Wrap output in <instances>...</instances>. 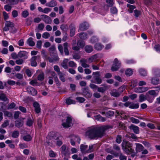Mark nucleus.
<instances>
[{
    "mask_svg": "<svg viewBox=\"0 0 160 160\" xmlns=\"http://www.w3.org/2000/svg\"><path fill=\"white\" fill-rule=\"evenodd\" d=\"M110 127L109 126H103L92 128L87 131L86 135L91 139H96L102 137L105 131Z\"/></svg>",
    "mask_w": 160,
    "mask_h": 160,
    "instance_id": "f257e3e1",
    "label": "nucleus"
},
{
    "mask_svg": "<svg viewBox=\"0 0 160 160\" xmlns=\"http://www.w3.org/2000/svg\"><path fill=\"white\" fill-rule=\"evenodd\" d=\"M136 148L135 152L133 149H132V144L128 141H123L122 146L123 150L126 153L129 154H131V157L133 158L136 155L137 153L142 151L144 148L141 144L136 143Z\"/></svg>",
    "mask_w": 160,
    "mask_h": 160,
    "instance_id": "f03ea898",
    "label": "nucleus"
},
{
    "mask_svg": "<svg viewBox=\"0 0 160 160\" xmlns=\"http://www.w3.org/2000/svg\"><path fill=\"white\" fill-rule=\"evenodd\" d=\"M3 30L5 31L9 30L10 32L12 33H15L17 31V29L14 27V24L10 21H7L6 22Z\"/></svg>",
    "mask_w": 160,
    "mask_h": 160,
    "instance_id": "7ed1b4c3",
    "label": "nucleus"
},
{
    "mask_svg": "<svg viewBox=\"0 0 160 160\" xmlns=\"http://www.w3.org/2000/svg\"><path fill=\"white\" fill-rule=\"evenodd\" d=\"M72 117L70 115H68L66 117V122L62 123V125L64 128H68L72 125Z\"/></svg>",
    "mask_w": 160,
    "mask_h": 160,
    "instance_id": "20e7f679",
    "label": "nucleus"
},
{
    "mask_svg": "<svg viewBox=\"0 0 160 160\" xmlns=\"http://www.w3.org/2000/svg\"><path fill=\"white\" fill-rule=\"evenodd\" d=\"M121 89H122V88L120 87L119 88L118 90L116 89H113L110 92V94L112 96L116 98L118 97L121 93L123 92V90H122L121 92L119 91V90Z\"/></svg>",
    "mask_w": 160,
    "mask_h": 160,
    "instance_id": "39448f33",
    "label": "nucleus"
},
{
    "mask_svg": "<svg viewBox=\"0 0 160 160\" xmlns=\"http://www.w3.org/2000/svg\"><path fill=\"white\" fill-rule=\"evenodd\" d=\"M41 58L39 55L32 57L30 60L31 65L32 67H36L37 65V61L40 60Z\"/></svg>",
    "mask_w": 160,
    "mask_h": 160,
    "instance_id": "423d86ee",
    "label": "nucleus"
},
{
    "mask_svg": "<svg viewBox=\"0 0 160 160\" xmlns=\"http://www.w3.org/2000/svg\"><path fill=\"white\" fill-rule=\"evenodd\" d=\"M120 67V63L119 62L118 59L115 58L114 61L113 63L111 68V70L113 71L117 70Z\"/></svg>",
    "mask_w": 160,
    "mask_h": 160,
    "instance_id": "0eeeda50",
    "label": "nucleus"
},
{
    "mask_svg": "<svg viewBox=\"0 0 160 160\" xmlns=\"http://www.w3.org/2000/svg\"><path fill=\"white\" fill-rule=\"evenodd\" d=\"M42 20L46 24H51L52 20L51 18L45 14L41 15Z\"/></svg>",
    "mask_w": 160,
    "mask_h": 160,
    "instance_id": "6e6552de",
    "label": "nucleus"
},
{
    "mask_svg": "<svg viewBox=\"0 0 160 160\" xmlns=\"http://www.w3.org/2000/svg\"><path fill=\"white\" fill-rule=\"evenodd\" d=\"M92 75H95L94 78L95 80L96 81V83L100 84L102 83V80L100 77V74L99 72H93Z\"/></svg>",
    "mask_w": 160,
    "mask_h": 160,
    "instance_id": "1a4fd4ad",
    "label": "nucleus"
},
{
    "mask_svg": "<svg viewBox=\"0 0 160 160\" xmlns=\"http://www.w3.org/2000/svg\"><path fill=\"white\" fill-rule=\"evenodd\" d=\"M26 89L27 92L32 96H34L37 94V92L35 89L31 86L28 87Z\"/></svg>",
    "mask_w": 160,
    "mask_h": 160,
    "instance_id": "9d476101",
    "label": "nucleus"
},
{
    "mask_svg": "<svg viewBox=\"0 0 160 160\" xmlns=\"http://www.w3.org/2000/svg\"><path fill=\"white\" fill-rule=\"evenodd\" d=\"M148 93L150 95L153 96V97L151 98V99H149V96L147 97V100H148L149 102H151L153 100L154 98L158 94L156 93V91L154 90H149L148 91Z\"/></svg>",
    "mask_w": 160,
    "mask_h": 160,
    "instance_id": "9b49d317",
    "label": "nucleus"
},
{
    "mask_svg": "<svg viewBox=\"0 0 160 160\" xmlns=\"http://www.w3.org/2000/svg\"><path fill=\"white\" fill-rule=\"evenodd\" d=\"M89 27L88 24L86 22H84L81 23L79 26V28L78 29V31H84L88 29Z\"/></svg>",
    "mask_w": 160,
    "mask_h": 160,
    "instance_id": "f8f14e48",
    "label": "nucleus"
},
{
    "mask_svg": "<svg viewBox=\"0 0 160 160\" xmlns=\"http://www.w3.org/2000/svg\"><path fill=\"white\" fill-rule=\"evenodd\" d=\"M102 87H98V91L101 93H104L108 89V85L105 84H103L101 85Z\"/></svg>",
    "mask_w": 160,
    "mask_h": 160,
    "instance_id": "ddd939ff",
    "label": "nucleus"
},
{
    "mask_svg": "<svg viewBox=\"0 0 160 160\" xmlns=\"http://www.w3.org/2000/svg\"><path fill=\"white\" fill-rule=\"evenodd\" d=\"M28 52L25 51H20L18 52V55L20 58L26 59L28 57Z\"/></svg>",
    "mask_w": 160,
    "mask_h": 160,
    "instance_id": "4468645a",
    "label": "nucleus"
},
{
    "mask_svg": "<svg viewBox=\"0 0 160 160\" xmlns=\"http://www.w3.org/2000/svg\"><path fill=\"white\" fill-rule=\"evenodd\" d=\"M34 110L36 113H39L41 112V108L39 104L37 102H34L33 104Z\"/></svg>",
    "mask_w": 160,
    "mask_h": 160,
    "instance_id": "2eb2a0df",
    "label": "nucleus"
},
{
    "mask_svg": "<svg viewBox=\"0 0 160 160\" xmlns=\"http://www.w3.org/2000/svg\"><path fill=\"white\" fill-rule=\"evenodd\" d=\"M56 135V133L53 132H50L48 133V136L47 137V138L49 140L53 139L55 140L57 137Z\"/></svg>",
    "mask_w": 160,
    "mask_h": 160,
    "instance_id": "dca6fc26",
    "label": "nucleus"
},
{
    "mask_svg": "<svg viewBox=\"0 0 160 160\" xmlns=\"http://www.w3.org/2000/svg\"><path fill=\"white\" fill-rule=\"evenodd\" d=\"M82 95L86 98H90L92 96V93H90L87 88H85L83 90Z\"/></svg>",
    "mask_w": 160,
    "mask_h": 160,
    "instance_id": "f3484780",
    "label": "nucleus"
},
{
    "mask_svg": "<svg viewBox=\"0 0 160 160\" xmlns=\"http://www.w3.org/2000/svg\"><path fill=\"white\" fill-rule=\"evenodd\" d=\"M129 128L131 130H133L134 133L137 134L139 133V128L137 126L132 124L129 126Z\"/></svg>",
    "mask_w": 160,
    "mask_h": 160,
    "instance_id": "a211bd4d",
    "label": "nucleus"
},
{
    "mask_svg": "<svg viewBox=\"0 0 160 160\" xmlns=\"http://www.w3.org/2000/svg\"><path fill=\"white\" fill-rule=\"evenodd\" d=\"M69 29L70 30V35L71 37L73 36L75 33V25L73 24H71L69 26Z\"/></svg>",
    "mask_w": 160,
    "mask_h": 160,
    "instance_id": "6ab92c4d",
    "label": "nucleus"
},
{
    "mask_svg": "<svg viewBox=\"0 0 160 160\" xmlns=\"http://www.w3.org/2000/svg\"><path fill=\"white\" fill-rule=\"evenodd\" d=\"M63 49L65 54L68 56L69 54V52L68 49V47H69L68 44L66 42L63 44Z\"/></svg>",
    "mask_w": 160,
    "mask_h": 160,
    "instance_id": "aec40b11",
    "label": "nucleus"
},
{
    "mask_svg": "<svg viewBox=\"0 0 160 160\" xmlns=\"http://www.w3.org/2000/svg\"><path fill=\"white\" fill-rule=\"evenodd\" d=\"M61 153L64 155H66L69 152V151L65 145H62L61 148Z\"/></svg>",
    "mask_w": 160,
    "mask_h": 160,
    "instance_id": "412c9836",
    "label": "nucleus"
},
{
    "mask_svg": "<svg viewBox=\"0 0 160 160\" xmlns=\"http://www.w3.org/2000/svg\"><path fill=\"white\" fill-rule=\"evenodd\" d=\"M95 120L101 122H104L106 119L105 118L102 117L100 115H98L94 116Z\"/></svg>",
    "mask_w": 160,
    "mask_h": 160,
    "instance_id": "4be33fe9",
    "label": "nucleus"
},
{
    "mask_svg": "<svg viewBox=\"0 0 160 160\" xmlns=\"http://www.w3.org/2000/svg\"><path fill=\"white\" fill-rule=\"evenodd\" d=\"M81 64V66L84 68H89V65L86 63L87 62V60L84 59H82L80 61Z\"/></svg>",
    "mask_w": 160,
    "mask_h": 160,
    "instance_id": "5701e85b",
    "label": "nucleus"
},
{
    "mask_svg": "<svg viewBox=\"0 0 160 160\" xmlns=\"http://www.w3.org/2000/svg\"><path fill=\"white\" fill-rule=\"evenodd\" d=\"M23 125V122L20 120H17L15 121V125L18 128L21 127Z\"/></svg>",
    "mask_w": 160,
    "mask_h": 160,
    "instance_id": "b1692460",
    "label": "nucleus"
},
{
    "mask_svg": "<svg viewBox=\"0 0 160 160\" xmlns=\"http://www.w3.org/2000/svg\"><path fill=\"white\" fill-rule=\"evenodd\" d=\"M94 47L95 49L97 50H101L104 47L103 45L100 43L95 44Z\"/></svg>",
    "mask_w": 160,
    "mask_h": 160,
    "instance_id": "393cba45",
    "label": "nucleus"
},
{
    "mask_svg": "<svg viewBox=\"0 0 160 160\" xmlns=\"http://www.w3.org/2000/svg\"><path fill=\"white\" fill-rule=\"evenodd\" d=\"M137 81L136 80H131L130 83L129 84L130 88L132 89L134 88L137 85Z\"/></svg>",
    "mask_w": 160,
    "mask_h": 160,
    "instance_id": "a878e982",
    "label": "nucleus"
},
{
    "mask_svg": "<svg viewBox=\"0 0 160 160\" xmlns=\"http://www.w3.org/2000/svg\"><path fill=\"white\" fill-rule=\"evenodd\" d=\"M57 5L56 2L54 0H52L50 2L46 4V6L49 7H54Z\"/></svg>",
    "mask_w": 160,
    "mask_h": 160,
    "instance_id": "bb28decb",
    "label": "nucleus"
},
{
    "mask_svg": "<svg viewBox=\"0 0 160 160\" xmlns=\"http://www.w3.org/2000/svg\"><path fill=\"white\" fill-rule=\"evenodd\" d=\"M79 37L81 39L83 40L86 39L88 38V35L84 32L80 33L79 34Z\"/></svg>",
    "mask_w": 160,
    "mask_h": 160,
    "instance_id": "cd10ccee",
    "label": "nucleus"
},
{
    "mask_svg": "<svg viewBox=\"0 0 160 160\" xmlns=\"http://www.w3.org/2000/svg\"><path fill=\"white\" fill-rule=\"evenodd\" d=\"M85 51L88 53L91 52L93 50L92 47L90 45H86L85 47Z\"/></svg>",
    "mask_w": 160,
    "mask_h": 160,
    "instance_id": "c85d7f7f",
    "label": "nucleus"
},
{
    "mask_svg": "<svg viewBox=\"0 0 160 160\" xmlns=\"http://www.w3.org/2000/svg\"><path fill=\"white\" fill-rule=\"evenodd\" d=\"M28 44L30 46L32 47L34 46L35 43L33 41V39L32 38H29L27 41Z\"/></svg>",
    "mask_w": 160,
    "mask_h": 160,
    "instance_id": "c756f323",
    "label": "nucleus"
},
{
    "mask_svg": "<svg viewBox=\"0 0 160 160\" xmlns=\"http://www.w3.org/2000/svg\"><path fill=\"white\" fill-rule=\"evenodd\" d=\"M60 79L62 82H65V74L62 72L58 73Z\"/></svg>",
    "mask_w": 160,
    "mask_h": 160,
    "instance_id": "7c9ffc66",
    "label": "nucleus"
},
{
    "mask_svg": "<svg viewBox=\"0 0 160 160\" xmlns=\"http://www.w3.org/2000/svg\"><path fill=\"white\" fill-rule=\"evenodd\" d=\"M139 107V104L138 103H134L131 102L129 108L132 109H137Z\"/></svg>",
    "mask_w": 160,
    "mask_h": 160,
    "instance_id": "2f4dec72",
    "label": "nucleus"
},
{
    "mask_svg": "<svg viewBox=\"0 0 160 160\" xmlns=\"http://www.w3.org/2000/svg\"><path fill=\"white\" fill-rule=\"evenodd\" d=\"M98 58L97 54H95L92 55L88 59V62L89 63H91L92 62L94 61L95 59Z\"/></svg>",
    "mask_w": 160,
    "mask_h": 160,
    "instance_id": "473e14b6",
    "label": "nucleus"
},
{
    "mask_svg": "<svg viewBox=\"0 0 160 160\" xmlns=\"http://www.w3.org/2000/svg\"><path fill=\"white\" fill-rule=\"evenodd\" d=\"M68 61V59H65L63 60V62L61 64L62 66L65 69H67L68 68V66L67 63Z\"/></svg>",
    "mask_w": 160,
    "mask_h": 160,
    "instance_id": "72a5a7b5",
    "label": "nucleus"
},
{
    "mask_svg": "<svg viewBox=\"0 0 160 160\" xmlns=\"http://www.w3.org/2000/svg\"><path fill=\"white\" fill-rule=\"evenodd\" d=\"M88 145H84L83 144L80 145V148L81 151L82 153L86 152V150L88 148Z\"/></svg>",
    "mask_w": 160,
    "mask_h": 160,
    "instance_id": "f704fd0d",
    "label": "nucleus"
},
{
    "mask_svg": "<svg viewBox=\"0 0 160 160\" xmlns=\"http://www.w3.org/2000/svg\"><path fill=\"white\" fill-rule=\"evenodd\" d=\"M139 102H142L144 101L146 99L147 100V98H146V96L145 95H144L143 94H140L139 97Z\"/></svg>",
    "mask_w": 160,
    "mask_h": 160,
    "instance_id": "c9c22d12",
    "label": "nucleus"
},
{
    "mask_svg": "<svg viewBox=\"0 0 160 160\" xmlns=\"http://www.w3.org/2000/svg\"><path fill=\"white\" fill-rule=\"evenodd\" d=\"M127 6L129 8L128 11L130 13H132L133 9L136 8L135 6L129 4H127Z\"/></svg>",
    "mask_w": 160,
    "mask_h": 160,
    "instance_id": "e433bc0d",
    "label": "nucleus"
},
{
    "mask_svg": "<svg viewBox=\"0 0 160 160\" xmlns=\"http://www.w3.org/2000/svg\"><path fill=\"white\" fill-rule=\"evenodd\" d=\"M33 123V118H28L26 122L27 125L29 127L32 126Z\"/></svg>",
    "mask_w": 160,
    "mask_h": 160,
    "instance_id": "4c0bfd02",
    "label": "nucleus"
},
{
    "mask_svg": "<svg viewBox=\"0 0 160 160\" xmlns=\"http://www.w3.org/2000/svg\"><path fill=\"white\" fill-rule=\"evenodd\" d=\"M133 72L131 69H127L125 71V74L127 76H130L133 74Z\"/></svg>",
    "mask_w": 160,
    "mask_h": 160,
    "instance_id": "58836bf2",
    "label": "nucleus"
},
{
    "mask_svg": "<svg viewBox=\"0 0 160 160\" xmlns=\"http://www.w3.org/2000/svg\"><path fill=\"white\" fill-rule=\"evenodd\" d=\"M0 100L4 101H6L8 100V99L4 94L2 93L0 94Z\"/></svg>",
    "mask_w": 160,
    "mask_h": 160,
    "instance_id": "ea45409f",
    "label": "nucleus"
},
{
    "mask_svg": "<svg viewBox=\"0 0 160 160\" xmlns=\"http://www.w3.org/2000/svg\"><path fill=\"white\" fill-rule=\"evenodd\" d=\"M98 38L96 36H92L90 39V42L92 43H94L98 42Z\"/></svg>",
    "mask_w": 160,
    "mask_h": 160,
    "instance_id": "a19ab883",
    "label": "nucleus"
},
{
    "mask_svg": "<svg viewBox=\"0 0 160 160\" xmlns=\"http://www.w3.org/2000/svg\"><path fill=\"white\" fill-rule=\"evenodd\" d=\"M55 58L53 59L50 58H48V60L49 62H53L54 61H56L58 60V58L57 54H54Z\"/></svg>",
    "mask_w": 160,
    "mask_h": 160,
    "instance_id": "79ce46f5",
    "label": "nucleus"
},
{
    "mask_svg": "<svg viewBox=\"0 0 160 160\" xmlns=\"http://www.w3.org/2000/svg\"><path fill=\"white\" fill-rule=\"evenodd\" d=\"M114 114L113 111L110 110L106 113L105 116L107 117H109L113 116Z\"/></svg>",
    "mask_w": 160,
    "mask_h": 160,
    "instance_id": "37998d69",
    "label": "nucleus"
},
{
    "mask_svg": "<svg viewBox=\"0 0 160 160\" xmlns=\"http://www.w3.org/2000/svg\"><path fill=\"white\" fill-rule=\"evenodd\" d=\"M23 139L24 141L28 142L31 140L32 137L30 135H27L23 136Z\"/></svg>",
    "mask_w": 160,
    "mask_h": 160,
    "instance_id": "c03bdc74",
    "label": "nucleus"
},
{
    "mask_svg": "<svg viewBox=\"0 0 160 160\" xmlns=\"http://www.w3.org/2000/svg\"><path fill=\"white\" fill-rule=\"evenodd\" d=\"M151 83L154 85H156L159 83V79L157 78H152L151 80Z\"/></svg>",
    "mask_w": 160,
    "mask_h": 160,
    "instance_id": "a18cd8bd",
    "label": "nucleus"
},
{
    "mask_svg": "<svg viewBox=\"0 0 160 160\" xmlns=\"http://www.w3.org/2000/svg\"><path fill=\"white\" fill-rule=\"evenodd\" d=\"M19 135V132L18 131H14L12 133V136L13 138H17Z\"/></svg>",
    "mask_w": 160,
    "mask_h": 160,
    "instance_id": "49530a36",
    "label": "nucleus"
},
{
    "mask_svg": "<svg viewBox=\"0 0 160 160\" xmlns=\"http://www.w3.org/2000/svg\"><path fill=\"white\" fill-rule=\"evenodd\" d=\"M89 86L94 92L96 91L97 90H98V87L94 84H90L89 85Z\"/></svg>",
    "mask_w": 160,
    "mask_h": 160,
    "instance_id": "de8ad7c7",
    "label": "nucleus"
},
{
    "mask_svg": "<svg viewBox=\"0 0 160 160\" xmlns=\"http://www.w3.org/2000/svg\"><path fill=\"white\" fill-rule=\"evenodd\" d=\"M77 45L79 47H83L84 46V42L81 40H79L78 41Z\"/></svg>",
    "mask_w": 160,
    "mask_h": 160,
    "instance_id": "09e8293b",
    "label": "nucleus"
},
{
    "mask_svg": "<svg viewBox=\"0 0 160 160\" xmlns=\"http://www.w3.org/2000/svg\"><path fill=\"white\" fill-rule=\"evenodd\" d=\"M21 15L23 17L26 18L28 16L29 12L27 10H25L22 12Z\"/></svg>",
    "mask_w": 160,
    "mask_h": 160,
    "instance_id": "8fccbe9b",
    "label": "nucleus"
},
{
    "mask_svg": "<svg viewBox=\"0 0 160 160\" xmlns=\"http://www.w3.org/2000/svg\"><path fill=\"white\" fill-rule=\"evenodd\" d=\"M75 101L69 98H67L66 99V103L68 105L74 104Z\"/></svg>",
    "mask_w": 160,
    "mask_h": 160,
    "instance_id": "3c124183",
    "label": "nucleus"
},
{
    "mask_svg": "<svg viewBox=\"0 0 160 160\" xmlns=\"http://www.w3.org/2000/svg\"><path fill=\"white\" fill-rule=\"evenodd\" d=\"M139 72L141 76H145L147 75V72L146 71L143 69H140Z\"/></svg>",
    "mask_w": 160,
    "mask_h": 160,
    "instance_id": "603ef678",
    "label": "nucleus"
},
{
    "mask_svg": "<svg viewBox=\"0 0 160 160\" xmlns=\"http://www.w3.org/2000/svg\"><path fill=\"white\" fill-rule=\"evenodd\" d=\"M61 29L63 31H67L68 29V26L66 24H62L60 27Z\"/></svg>",
    "mask_w": 160,
    "mask_h": 160,
    "instance_id": "864d4df0",
    "label": "nucleus"
},
{
    "mask_svg": "<svg viewBox=\"0 0 160 160\" xmlns=\"http://www.w3.org/2000/svg\"><path fill=\"white\" fill-rule=\"evenodd\" d=\"M130 119L131 122L133 123L137 124L139 122V121L138 119L133 117L131 118Z\"/></svg>",
    "mask_w": 160,
    "mask_h": 160,
    "instance_id": "5fc2aeb1",
    "label": "nucleus"
},
{
    "mask_svg": "<svg viewBox=\"0 0 160 160\" xmlns=\"http://www.w3.org/2000/svg\"><path fill=\"white\" fill-rule=\"evenodd\" d=\"M58 48L62 55L63 54V48L62 45L61 44H59L58 45Z\"/></svg>",
    "mask_w": 160,
    "mask_h": 160,
    "instance_id": "6e6d98bb",
    "label": "nucleus"
},
{
    "mask_svg": "<svg viewBox=\"0 0 160 160\" xmlns=\"http://www.w3.org/2000/svg\"><path fill=\"white\" fill-rule=\"evenodd\" d=\"M50 36V34L48 32H45L42 34V37L45 39H47Z\"/></svg>",
    "mask_w": 160,
    "mask_h": 160,
    "instance_id": "4d7b16f0",
    "label": "nucleus"
},
{
    "mask_svg": "<svg viewBox=\"0 0 160 160\" xmlns=\"http://www.w3.org/2000/svg\"><path fill=\"white\" fill-rule=\"evenodd\" d=\"M106 1L110 7L112 6L114 3L113 0H106Z\"/></svg>",
    "mask_w": 160,
    "mask_h": 160,
    "instance_id": "13d9d810",
    "label": "nucleus"
},
{
    "mask_svg": "<svg viewBox=\"0 0 160 160\" xmlns=\"http://www.w3.org/2000/svg\"><path fill=\"white\" fill-rule=\"evenodd\" d=\"M122 140V136L121 135H118L116 138V142L118 143H120L121 141Z\"/></svg>",
    "mask_w": 160,
    "mask_h": 160,
    "instance_id": "bf43d9fd",
    "label": "nucleus"
},
{
    "mask_svg": "<svg viewBox=\"0 0 160 160\" xmlns=\"http://www.w3.org/2000/svg\"><path fill=\"white\" fill-rule=\"evenodd\" d=\"M69 67H71L76 68L77 67V64L73 61H70L68 62Z\"/></svg>",
    "mask_w": 160,
    "mask_h": 160,
    "instance_id": "052dcab7",
    "label": "nucleus"
},
{
    "mask_svg": "<svg viewBox=\"0 0 160 160\" xmlns=\"http://www.w3.org/2000/svg\"><path fill=\"white\" fill-rule=\"evenodd\" d=\"M111 12L113 14H116L117 13L118 10L115 7H112L110 9Z\"/></svg>",
    "mask_w": 160,
    "mask_h": 160,
    "instance_id": "680f3d73",
    "label": "nucleus"
},
{
    "mask_svg": "<svg viewBox=\"0 0 160 160\" xmlns=\"http://www.w3.org/2000/svg\"><path fill=\"white\" fill-rule=\"evenodd\" d=\"M44 74L42 73L39 74L38 77V80L40 81H42L44 79Z\"/></svg>",
    "mask_w": 160,
    "mask_h": 160,
    "instance_id": "e2e57ef3",
    "label": "nucleus"
},
{
    "mask_svg": "<svg viewBox=\"0 0 160 160\" xmlns=\"http://www.w3.org/2000/svg\"><path fill=\"white\" fill-rule=\"evenodd\" d=\"M44 27V25L43 23H41L39 24L38 27V29L39 30H42Z\"/></svg>",
    "mask_w": 160,
    "mask_h": 160,
    "instance_id": "0e129e2a",
    "label": "nucleus"
},
{
    "mask_svg": "<svg viewBox=\"0 0 160 160\" xmlns=\"http://www.w3.org/2000/svg\"><path fill=\"white\" fill-rule=\"evenodd\" d=\"M15 106V104L14 102H12L8 105L7 108L8 109H11L13 108Z\"/></svg>",
    "mask_w": 160,
    "mask_h": 160,
    "instance_id": "69168bd1",
    "label": "nucleus"
},
{
    "mask_svg": "<svg viewBox=\"0 0 160 160\" xmlns=\"http://www.w3.org/2000/svg\"><path fill=\"white\" fill-rule=\"evenodd\" d=\"M56 153L52 150H50L49 152V156L50 157L54 158L56 157Z\"/></svg>",
    "mask_w": 160,
    "mask_h": 160,
    "instance_id": "338daca9",
    "label": "nucleus"
},
{
    "mask_svg": "<svg viewBox=\"0 0 160 160\" xmlns=\"http://www.w3.org/2000/svg\"><path fill=\"white\" fill-rule=\"evenodd\" d=\"M119 159L120 160H126L127 159V157L123 155L122 153H120L119 156Z\"/></svg>",
    "mask_w": 160,
    "mask_h": 160,
    "instance_id": "774afa93",
    "label": "nucleus"
}]
</instances>
